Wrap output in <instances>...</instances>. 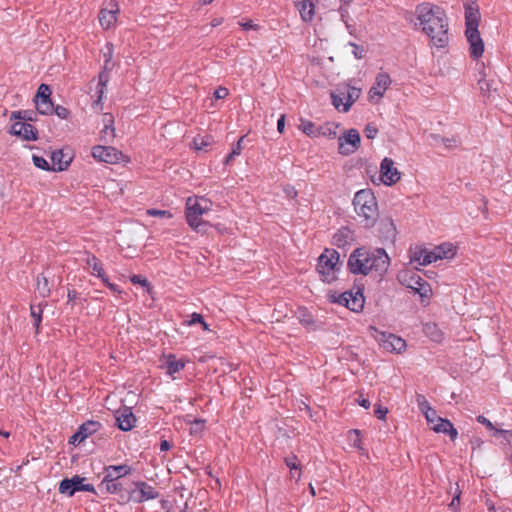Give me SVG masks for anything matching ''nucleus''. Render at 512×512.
Listing matches in <instances>:
<instances>
[{"label": "nucleus", "instance_id": "f257e3e1", "mask_svg": "<svg viewBox=\"0 0 512 512\" xmlns=\"http://www.w3.org/2000/svg\"><path fill=\"white\" fill-rule=\"evenodd\" d=\"M406 20L416 31L426 35L429 43L444 48L449 43V19L445 10L435 4L423 2L415 7Z\"/></svg>", "mask_w": 512, "mask_h": 512}, {"label": "nucleus", "instance_id": "f03ea898", "mask_svg": "<svg viewBox=\"0 0 512 512\" xmlns=\"http://www.w3.org/2000/svg\"><path fill=\"white\" fill-rule=\"evenodd\" d=\"M389 266L390 258L382 248L374 250L357 248L348 259V268L353 274L368 275L374 272L381 277L387 272Z\"/></svg>", "mask_w": 512, "mask_h": 512}, {"label": "nucleus", "instance_id": "7ed1b4c3", "mask_svg": "<svg viewBox=\"0 0 512 512\" xmlns=\"http://www.w3.org/2000/svg\"><path fill=\"white\" fill-rule=\"evenodd\" d=\"M213 202L204 196H190L186 200L185 217L188 225L196 232H205L210 226L202 216L212 210Z\"/></svg>", "mask_w": 512, "mask_h": 512}, {"label": "nucleus", "instance_id": "20e7f679", "mask_svg": "<svg viewBox=\"0 0 512 512\" xmlns=\"http://www.w3.org/2000/svg\"><path fill=\"white\" fill-rule=\"evenodd\" d=\"M355 213L365 227H373L378 219L379 211L376 197L371 189H362L353 198Z\"/></svg>", "mask_w": 512, "mask_h": 512}, {"label": "nucleus", "instance_id": "39448f33", "mask_svg": "<svg viewBox=\"0 0 512 512\" xmlns=\"http://www.w3.org/2000/svg\"><path fill=\"white\" fill-rule=\"evenodd\" d=\"M361 94V88L342 83L330 93L331 103L338 112L347 113Z\"/></svg>", "mask_w": 512, "mask_h": 512}, {"label": "nucleus", "instance_id": "423d86ee", "mask_svg": "<svg viewBox=\"0 0 512 512\" xmlns=\"http://www.w3.org/2000/svg\"><path fill=\"white\" fill-rule=\"evenodd\" d=\"M455 247L451 243H442L432 250L418 249L411 256V261L426 266L437 260L452 258L455 255Z\"/></svg>", "mask_w": 512, "mask_h": 512}, {"label": "nucleus", "instance_id": "0eeeda50", "mask_svg": "<svg viewBox=\"0 0 512 512\" xmlns=\"http://www.w3.org/2000/svg\"><path fill=\"white\" fill-rule=\"evenodd\" d=\"M340 268V256L334 249H325L318 258L317 270L322 280L328 283L337 278V272Z\"/></svg>", "mask_w": 512, "mask_h": 512}, {"label": "nucleus", "instance_id": "6e6552de", "mask_svg": "<svg viewBox=\"0 0 512 512\" xmlns=\"http://www.w3.org/2000/svg\"><path fill=\"white\" fill-rule=\"evenodd\" d=\"M397 279L403 286L419 294L422 299L429 298L432 293L430 284L416 271L410 269L401 270L397 275Z\"/></svg>", "mask_w": 512, "mask_h": 512}, {"label": "nucleus", "instance_id": "1a4fd4ad", "mask_svg": "<svg viewBox=\"0 0 512 512\" xmlns=\"http://www.w3.org/2000/svg\"><path fill=\"white\" fill-rule=\"evenodd\" d=\"M372 337L379 343V345L387 352L402 353L406 349V342L401 337L380 331L374 326H370Z\"/></svg>", "mask_w": 512, "mask_h": 512}, {"label": "nucleus", "instance_id": "9d476101", "mask_svg": "<svg viewBox=\"0 0 512 512\" xmlns=\"http://www.w3.org/2000/svg\"><path fill=\"white\" fill-rule=\"evenodd\" d=\"M338 153L342 156L354 154L361 146V136L357 129L350 128L344 130L338 136Z\"/></svg>", "mask_w": 512, "mask_h": 512}, {"label": "nucleus", "instance_id": "9b49d317", "mask_svg": "<svg viewBox=\"0 0 512 512\" xmlns=\"http://www.w3.org/2000/svg\"><path fill=\"white\" fill-rule=\"evenodd\" d=\"M91 154L97 161L108 164L127 163L129 161L126 155L112 146L96 145L92 148Z\"/></svg>", "mask_w": 512, "mask_h": 512}, {"label": "nucleus", "instance_id": "f8f14e48", "mask_svg": "<svg viewBox=\"0 0 512 512\" xmlns=\"http://www.w3.org/2000/svg\"><path fill=\"white\" fill-rule=\"evenodd\" d=\"M84 478L75 475L72 478L63 479L59 484V492L71 497L77 491L94 492L95 488L92 484H84Z\"/></svg>", "mask_w": 512, "mask_h": 512}, {"label": "nucleus", "instance_id": "ddd939ff", "mask_svg": "<svg viewBox=\"0 0 512 512\" xmlns=\"http://www.w3.org/2000/svg\"><path fill=\"white\" fill-rule=\"evenodd\" d=\"M51 89L47 84H41L38 87L37 93L35 95V105L36 109L40 114L49 115L52 114L54 107L51 101Z\"/></svg>", "mask_w": 512, "mask_h": 512}, {"label": "nucleus", "instance_id": "4468645a", "mask_svg": "<svg viewBox=\"0 0 512 512\" xmlns=\"http://www.w3.org/2000/svg\"><path fill=\"white\" fill-rule=\"evenodd\" d=\"M334 301L354 312H359L364 307V296L359 289L356 292L346 291Z\"/></svg>", "mask_w": 512, "mask_h": 512}, {"label": "nucleus", "instance_id": "2eb2a0df", "mask_svg": "<svg viewBox=\"0 0 512 512\" xmlns=\"http://www.w3.org/2000/svg\"><path fill=\"white\" fill-rule=\"evenodd\" d=\"M380 178L387 186H391L400 180L401 173L398 171L391 158L385 157L382 160L380 164Z\"/></svg>", "mask_w": 512, "mask_h": 512}, {"label": "nucleus", "instance_id": "dca6fc26", "mask_svg": "<svg viewBox=\"0 0 512 512\" xmlns=\"http://www.w3.org/2000/svg\"><path fill=\"white\" fill-rule=\"evenodd\" d=\"M391 83V78L387 73H379L368 92L369 100L379 102L384 96L386 90L390 87Z\"/></svg>", "mask_w": 512, "mask_h": 512}, {"label": "nucleus", "instance_id": "f3484780", "mask_svg": "<svg viewBox=\"0 0 512 512\" xmlns=\"http://www.w3.org/2000/svg\"><path fill=\"white\" fill-rule=\"evenodd\" d=\"M132 497L135 502L142 503L158 498L159 492L148 483L138 481L135 483V490L132 492Z\"/></svg>", "mask_w": 512, "mask_h": 512}, {"label": "nucleus", "instance_id": "a211bd4d", "mask_svg": "<svg viewBox=\"0 0 512 512\" xmlns=\"http://www.w3.org/2000/svg\"><path fill=\"white\" fill-rule=\"evenodd\" d=\"M119 11V5L115 1H111L107 8L101 9L99 13V22L102 28H111L117 21V14Z\"/></svg>", "mask_w": 512, "mask_h": 512}, {"label": "nucleus", "instance_id": "6ab92c4d", "mask_svg": "<svg viewBox=\"0 0 512 512\" xmlns=\"http://www.w3.org/2000/svg\"><path fill=\"white\" fill-rule=\"evenodd\" d=\"M465 35L469 43L470 56L473 59L480 58L484 53V42L479 30L465 31Z\"/></svg>", "mask_w": 512, "mask_h": 512}, {"label": "nucleus", "instance_id": "aec40b11", "mask_svg": "<svg viewBox=\"0 0 512 512\" xmlns=\"http://www.w3.org/2000/svg\"><path fill=\"white\" fill-rule=\"evenodd\" d=\"M477 82L479 89L484 96H490L492 92L497 91L498 81L494 76L490 77L485 72L483 64L481 65V70L479 71Z\"/></svg>", "mask_w": 512, "mask_h": 512}, {"label": "nucleus", "instance_id": "412c9836", "mask_svg": "<svg viewBox=\"0 0 512 512\" xmlns=\"http://www.w3.org/2000/svg\"><path fill=\"white\" fill-rule=\"evenodd\" d=\"M116 424L122 431L131 430L136 423V418L130 408L124 407L119 409L116 414Z\"/></svg>", "mask_w": 512, "mask_h": 512}, {"label": "nucleus", "instance_id": "4be33fe9", "mask_svg": "<svg viewBox=\"0 0 512 512\" xmlns=\"http://www.w3.org/2000/svg\"><path fill=\"white\" fill-rule=\"evenodd\" d=\"M131 467L127 464L110 465L104 468V482H111L125 477L131 473Z\"/></svg>", "mask_w": 512, "mask_h": 512}, {"label": "nucleus", "instance_id": "5701e85b", "mask_svg": "<svg viewBox=\"0 0 512 512\" xmlns=\"http://www.w3.org/2000/svg\"><path fill=\"white\" fill-rule=\"evenodd\" d=\"M72 160L71 155L64 153L63 150H55L51 154V170L64 171L68 168Z\"/></svg>", "mask_w": 512, "mask_h": 512}, {"label": "nucleus", "instance_id": "b1692460", "mask_svg": "<svg viewBox=\"0 0 512 512\" xmlns=\"http://www.w3.org/2000/svg\"><path fill=\"white\" fill-rule=\"evenodd\" d=\"M481 15L477 5H468L465 7L466 31L478 30Z\"/></svg>", "mask_w": 512, "mask_h": 512}, {"label": "nucleus", "instance_id": "393cba45", "mask_svg": "<svg viewBox=\"0 0 512 512\" xmlns=\"http://www.w3.org/2000/svg\"><path fill=\"white\" fill-rule=\"evenodd\" d=\"M104 128L100 131V140L104 142H112L116 137L114 128V118L111 114L103 115Z\"/></svg>", "mask_w": 512, "mask_h": 512}, {"label": "nucleus", "instance_id": "a878e982", "mask_svg": "<svg viewBox=\"0 0 512 512\" xmlns=\"http://www.w3.org/2000/svg\"><path fill=\"white\" fill-rule=\"evenodd\" d=\"M296 7L304 22H311L315 16V5L311 0H297Z\"/></svg>", "mask_w": 512, "mask_h": 512}, {"label": "nucleus", "instance_id": "bb28decb", "mask_svg": "<svg viewBox=\"0 0 512 512\" xmlns=\"http://www.w3.org/2000/svg\"><path fill=\"white\" fill-rule=\"evenodd\" d=\"M186 360L178 359L174 354H168L164 356V366L169 375L180 372L186 365Z\"/></svg>", "mask_w": 512, "mask_h": 512}, {"label": "nucleus", "instance_id": "cd10ccee", "mask_svg": "<svg viewBox=\"0 0 512 512\" xmlns=\"http://www.w3.org/2000/svg\"><path fill=\"white\" fill-rule=\"evenodd\" d=\"M340 123L327 121L318 127V137L322 136L328 139H338V130Z\"/></svg>", "mask_w": 512, "mask_h": 512}, {"label": "nucleus", "instance_id": "c85d7f7f", "mask_svg": "<svg viewBox=\"0 0 512 512\" xmlns=\"http://www.w3.org/2000/svg\"><path fill=\"white\" fill-rule=\"evenodd\" d=\"M431 429L436 433H444L449 435L452 441H454L458 436L457 430L448 419H443L440 421V423L434 424L431 426Z\"/></svg>", "mask_w": 512, "mask_h": 512}, {"label": "nucleus", "instance_id": "c756f323", "mask_svg": "<svg viewBox=\"0 0 512 512\" xmlns=\"http://www.w3.org/2000/svg\"><path fill=\"white\" fill-rule=\"evenodd\" d=\"M86 264L92 269V275L101 278L103 282H107V275L104 272L102 263L95 255L88 254Z\"/></svg>", "mask_w": 512, "mask_h": 512}, {"label": "nucleus", "instance_id": "7c9ffc66", "mask_svg": "<svg viewBox=\"0 0 512 512\" xmlns=\"http://www.w3.org/2000/svg\"><path fill=\"white\" fill-rule=\"evenodd\" d=\"M425 335L434 342H441L443 339V332L438 327L437 322H425L423 325Z\"/></svg>", "mask_w": 512, "mask_h": 512}, {"label": "nucleus", "instance_id": "2f4dec72", "mask_svg": "<svg viewBox=\"0 0 512 512\" xmlns=\"http://www.w3.org/2000/svg\"><path fill=\"white\" fill-rule=\"evenodd\" d=\"M214 143V139L210 135L195 137L191 143V147L195 151H208V148Z\"/></svg>", "mask_w": 512, "mask_h": 512}, {"label": "nucleus", "instance_id": "473e14b6", "mask_svg": "<svg viewBox=\"0 0 512 512\" xmlns=\"http://www.w3.org/2000/svg\"><path fill=\"white\" fill-rule=\"evenodd\" d=\"M298 128L309 137H318V127L310 120L301 119Z\"/></svg>", "mask_w": 512, "mask_h": 512}, {"label": "nucleus", "instance_id": "72a5a7b5", "mask_svg": "<svg viewBox=\"0 0 512 512\" xmlns=\"http://www.w3.org/2000/svg\"><path fill=\"white\" fill-rule=\"evenodd\" d=\"M477 421L481 424H483L488 430H491V431H495L496 433H499V434H502L503 437L507 440H509L510 438H512V431L510 430H502V429H497L493 423L487 419L485 416L483 415H479L477 417Z\"/></svg>", "mask_w": 512, "mask_h": 512}, {"label": "nucleus", "instance_id": "f704fd0d", "mask_svg": "<svg viewBox=\"0 0 512 512\" xmlns=\"http://www.w3.org/2000/svg\"><path fill=\"white\" fill-rule=\"evenodd\" d=\"M101 428V423L98 421H87L79 427L80 434L86 439L88 436L96 433Z\"/></svg>", "mask_w": 512, "mask_h": 512}, {"label": "nucleus", "instance_id": "c9c22d12", "mask_svg": "<svg viewBox=\"0 0 512 512\" xmlns=\"http://www.w3.org/2000/svg\"><path fill=\"white\" fill-rule=\"evenodd\" d=\"M36 290L42 297H47L50 294V286L48 279L43 275L37 276Z\"/></svg>", "mask_w": 512, "mask_h": 512}, {"label": "nucleus", "instance_id": "e433bc0d", "mask_svg": "<svg viewBox=\"0 0 512 512\" xmlns=\"http://www.w3.org/2000/svg\"><path fill=\"white\" fill-rule=\"evenodd\" d=\"M37 135V129L33 125L26 123L24 128L21 130V133H19L17 136L21 137L23 140L31 141L36 140Z\"/></svg>", "mask_w": 512, "mask_h": 512}, {"label": "nucleus", "instance_id": "4c0bfd02", "mask_svg": "<svg viewBox=\"0 0 512 512\" xmlns=\"http://www.w3.org/2000/svg\"><path fill=\"white\" fill-rule=\"evenodd\" d=\"M285 464L290 468L291 471L295 470L297 472L296 481H299L301 478V467L300 461L298 457L294 454L286 457L284 459Z\"/></svg>", "mask_w": 512, "mask_h": 512}, {"label": "nucleus", "instance_id": "58836bf2", "mask_svg": "<svg viewBox=\"0 0 512 512\" xmlns=\"http://www.w3.org/2000/svg\"><path fill=\"white\" fill-rule=\"evenodd\" d=\"M348 441L354 448L361 449V433L357 429L350 430L348 432Z\"/></svg>", "mask_w": 512, "mask_h": 512}, {"label": "nucleus", "instance_id": "ea45409f", "mask_svg": "<svg viewBox=\"0 0 512 512\" xmlns=\"http://www.w3.org/2000/svg\"><path fill=\"white\" fill-rule=\"evenodd\" d=\"M107 81H108V76L105 73H101L99 75L98 99L96 100L97 104H99L102 101V98H103V95H104V92H105V88H106V85H107Z\"/></svg>", "mask_w": 512, "mask_h": 512}, {"label": "nucleus", "instance_id": "a19ab883", "mask_svg": "<svg viewBox=\"0 0 512 512\" xmlns=\"http://www.w3.org/2000/svg\"><path fill=\"white\" fill-rule=\"evenodd\" d=\"M33 163L37 168L42 170H51V166L47 162V160L41 156L33 155L32 157Z\"/></svg>", "mask_w": 512, "mask_h": 512}, {"label": "nucleus", "instance_id": "79ce46f5", "mask_svg": "<svg viewBox=\"0 0 512 512\" xmlns=\"http://www.w3.org/2000/svg\"><path fill=\"white\" fill-rule=\"evenodd\" d=\"M10 119L11 120H21L24 122L26 120H32V117L30 116L29 111H13L11 113Z\"/></svg>", "mask_w": 512, "mask_h": 512}, {"label": "nucleus", "instance_id": "37998d69", "mask_svg": "<svg viewBox=\"0 0 512 512\" xmlns=\"http://www.w3.org/2000/svg\"><path fill=\"white\" fill-rule=\"evenodd\" d=\"M131 282L133 284H139L143 287H146L147 288V291L150 292L151 291V286L148 282V280L146 278H143L142 276L140 275H133L131 278H130Z\"/></svg>", "mask_w": 512, "mask_h": 512}, {"label": "nucleus", "instance_id": "c03bdc74", "mask_svg": "<svg viewBox=\"0 0 512 512\" xmlns=\"http://www.w3.org/2000/svg\"><path fill=\"white\" fill-rule=\"evenodd\" d=\"M146 213H147V215L152 216V217L172 218L171 212H169L167 210L148 209Z\"/></svg>", "mask_w": 512, "mask_h": 512}, {"label": "nucleus", "instance_id": "a18cd8bd", "mask_svg": "<svg viewBox=\"0 0 512 512\" xmlns=\"http://www.w3.org/2000/svg\"><path fill=\"white\" fill-rule=\"evenodd\" d=\"M387 413H388L387 407H384L381 404H375L374 414L378 419L384 420L386 418Z\"/></svg>", "mask_w": 512, "mask_h": 512}, {"label": "nucleus", "instance_id": "49530a36", "mask_svg": "<svg viewBox=\"0 0 512 512\" xmlns=\"http://www.w3.org/2000/svg\"><path fill=\"white\" fill-rule=\"evenodd\" d=\"M101 486H105V489L107 490V492L112 493V494L116 493L120 489V486L118 485L117 480H113L111 482H104V479H103L101 482Z\"/></svg>", "mask_w": 512, "mask_h": 512}, {"label": "nucleus", "instance_id": "de8ad7c7", "mask_svg": "<svg viewBox=\"0 0 512 512\" xmlns=\"http://www.w3.org/2000/svg\"><path fill=\"white\" fill-rule=\"evenodd\" d=\"M364 132L368 139H374L378 134V129L374 124L369 123L366 125Z\"/></svg>", "mask_w": 512, "mask_h": 512}, {"label": "nucleus", "instance_id": "09e8293b", "mask_svg": "<svg viewBox=\"0 0 512 512\" xmlns=\"http://www.w3.org/2000/svg\"><path fill=\"white\" fill-rule=\"evenodd\" d=\"M424 415L428 423H434V419L437 417L436 411L429 407L428 404H426Z\"/></svg>", "mask_w": 512, "mask_h": 512}, {"label": "nucleus", "instance_id": "8fccbe9b", "mask_svg": "<svg viewBox=\"0 0 512 512\" xmlns=\"http://www.w3.org/2000/svg\"><path fill=\"white\" fill-rule=\"evenodd\" d=\"M25 124H26V122H23L21 120L13 123L11 125V129H10L11 134L17 136L19 133H21V130L24 128Z\"/></svg>", "mask_w": 512, "mask_h": 512}, {"label": "nucleus", "instance_id": "3c124183", "mask_svg": "<svg viewBox=\"0 0 512 512\" xmlns=\"http://www.w3.org/2000/svg\"><path fill=\"white\" fill-rule=\"evenodd\" d=\"M239 25L244 30H259V25L255 24L252 20L240 21Z\"/></svg>", "mask_w": 512, "mask_h": 512}, {"label": "nucleus", "instance_id": "603ef678", "mask_svg": "<svg viewBox=\"0 0 512 512\" xmlns=\"http://www.w3.org/2000/svg\"><path fill=\"white\" fill-rule=\"evenodd\" d=\"M228 94H229V91H228V89H227V88H225V87H219V88H217V89L215 90V92H214V97H215L216 99H224V98H226V97L228 96Z\"/></svg>", "mask_w": 512, "mask_h": 512}, {"label": "nucleus", "instance_id": "864d4df0", "mask_svg": "<svg viewBox=\"0 0 512 512\" xmlns=\"http://www.w3.org/2000/svg\"><path fill=\"white\" fill-rule=\"evenodd\" d=\"M244 138H245V136L240 137L239 140L237 141V143L232 148V152L236 156H238V155H240L242 153V150H243L242 143L244 141Z\"/></svg>", "mask_w": 512, "mask_h": 512}, {"label": "nucleus", "instance_id": "5fc2aeb1", "mask_svg": "<svg viewBox=\"0 0 512 512\" xmlns=\"http://www.w3.org/2000/svg\"><path fill=\"white\" fill-rule=\"evenodd\" d=\"M55 113L62 119H65L68 116V110L62 106H57L55 108Z\"/></svg>", "mask_w": 512, "mask_h": 512}, {"label": "nucleus", "instance_id": "6e6d98bb", "mask_svg": "<svg viewBox=\"0 0 512 512\" xmlns=\"http://www.w3.org/2000/svg\"><path fill=\"white\" fill-rule=\"evenodd\" d=\"M285 129V115H281L277 121V130L279 133H283Z\"/></svg>", "mask_w": 512, "mask_h": 512}, {"label": "nucleus", "instance_id": "4d7b16f0", "mask_svg": "<svg viewBox=\"0 0 512 512\" xmlns=\"http://www.w3.org/2000/svg\"><path fill=\"white\" fill-rule=\"evenodd\" d=\"M459 501H460V492L456 493V495L453 497L451 503L449 504V507L451 509L457 510V508L459 506Z\"/></svg>", "mask_w": 512, "mask_h": 512}, {"label": "nucleus", "instance_id": "13d9d810", "mask_svg": "<svg viewBox=\"0 0 512 512\" xmlns=\"http://www.w3.org/2000/svg\"><path fill=\"white\" fill-rule=\"evenodd\" d=\"M84 440V437L82 436V434H80V431L78 430L73 436H71L70 443H81Z\"/></svg>", "mask_w": 512, "mask_h": 512}, {"label": "nucleus", "instance_id": "bf43d9fd", "mask_svg": "<svg viewBox=\"0 0 512 512\" xmlns=\"http://www.w3.org/2000/svg\"><path fill=\"white\" fill-rule=\"evenodd\" d=\"M31 315L36 320H40L42 317L40 307H31Z\"/></svg>", "mask_w": 512, "mask_h": 512}, {"label": "nucleus", "instance_id": "052dcab7", "mask_svg": "<svg viewBox=\"0 0 512 512\" xmlns=\"http://www.w3.org/2000/svg\"><path fill=\"white\" fill-rule=\"evenodd\" d=\"M357 402L360 406L364 407L365 409H368L370 408V401L362 396H360L358 399H357Z\"/></svg>", "mask_w": 512, "mask_h": 512}, {"label": "nucleus", "instance_id": "680f3d73", "mask_svg": "<svg viewBox=\"0 0 512 512\" xmlns=\"http://www.w3.org/2000/svg\"><path fill=\"white\" fill-rule=\"evenodd\" d=\"M349 230L347 228L343 229V230H340L339 233H337L335 236H334V240H335V243L337 245H340L341 244V239L340 237L343 236L345 233H348Z\"/></svg>", "mask_w": 512, "mask_h": 512}, {"label": "nucleus", "instance_id": "e2e57ef3", "mask_svg": "<svg viewBox=\"0 0 512 512\" xmlns=\"http://www.w3.org/2000/svg\"><path fill=\"white\" fill-rule=\"evenodd\" d=\"M189 325H198L203 331L209 330L207 322H187Z\"/></svg>", "mask_w": 512, "mask_h": 512}, {"label": "nucleus", "instance_id": "0e129e2a", "mask_svg": "<svg viewBox=\"0 0 512 512\" xmlns=\"http://www.w3.org/2000/svg\"><path fill=\"white\" fill-rule=\"evenodd\" d=\"M171 448V444L167 440H162L160 442V450L161 451H168Z\"/></svg>", "mask_w": 512, "mask_h": 512}, {"label": "nucleus", "instance_id": "69168bd1", "mask_svg": "<svg viewBox=\"0 0 512 512\" xmlns=\"http://www.w3.org/2000/svg\"><path fill=\"white\" fill-rule=\"evenodd\" d=\"M104 284L113 292H120L119 287L116 284L110 283L108 278L107 282H104Z\"/></svg>", "mask_w": 512, "mask_h": 512}, {"label": "nucleus", "instance_id": "338daca9", "mask_svg": "<svg viewBox=\"0 0 512 512\" xmlns=\"http://www.w3.org/2000/svg\"><path fill=\"white\" fill-rule=\"evenodd\" d=\"M223 21H224V18H222V17L214 18V19H212L210 24L212 27H217V26L221 25L223 23Z\"/></svg>", "mask_w": 512, "mask_h": 512}, {"label": "nucleus", "instance_id": "774afa93", "mask_svg": "<svg viewBox=\"0 0 512 512\" xmlns=\"http://www.w3.org/2000/svg\"><path fill=\"white\" fill-rule=\"evenodd\" d=\"M234 157H236L235 154H233V152L231 151L225 158L224 160V163L225 164H229L231 162L232 159H234Z\"/></svg>", "mask_w": 512, "mask_h": 512}]
</instances>
